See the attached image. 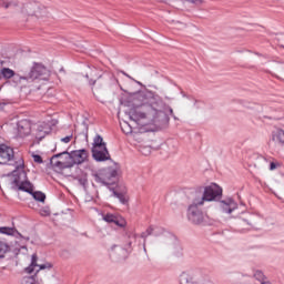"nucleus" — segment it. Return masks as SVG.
Listing matches in <instances>:
<instances>
[{"instance_id": "obj_1", "label": "nucleus", "mask_w": 284, "mask_h": 284, "mask_svg": "<svg viewBox=\"0 0 284 284\" xmlns=\"http://www.w3.org/2000/svg\"><path fill=\"white\" fill-rule=\"evenodd\" d=\"M133 123L141 125H155L165 128L170 123V116L176 119L172 106L165 104L159 95L150 93L142 104L133 103V108L125 112Z\"/></svg>"}, {"instance_id": "obj_2", "label": "nucleus", "mask_w": 284, "mask_h": 284, "mask_svg": "<svg viewBox=\"0 0 284 284\" xmlns=\"http://www.w3.org/2000/svg\"><path fill=\"white\" fill-rule=\"evenodd\" d=\"M16 170L12 172L14 180H13V189L14 190H21L22 192H27L28 194H31L36 201H39L40 203H45V195L41 191L34 192V185L31 184L30 181H28V174L23 170L24 163L23 159L19 158L16 162Z\"/></svg>"}, {"instance_id": "obj_3", "label": "nucleus", "mask_w": 284, "mask_h": 284, "mask_svg": "<svg viewBox=\"0 0 284 284\" xmlns=\"http://www.w3.org/2000/svg\"><path fill=\"white\" fill-rule=\"evenodd\" d=\"M223 194V189L217 184H211L205 187H201L192 194V199L200 205H205V203H210L215 201L217 196Z\"/></svg>"}, {"instance_id": "obj_4", "label": "nucleus", "mask_w": 284, "mask_h": 284, "mask_svg": "<svg viewBox=\"0 0 284 284\" xmlns=\"http://www.w3.org/2000/svg\"><path fill=\"white\" fill-rule=\"evenodd\" d=\"M52 264H37V255L33 254L31 257V264L24 270L27 274H34L32 276H26L22 278L21 284H39V281H37V274L41 272V270H51Z\"/></svg>"}, {"instance_id": "obj_5", "label": "nucleus", "mask_w": 284, "mask_h": 284, "mask_svg": "<svg viewBox=\"0 0 284 284\" xmlns=\"http://www.w3.org/2000/svg\"><path fill=\"white\" fill-rule=\"evenodd\" d=\"M21 14H23V17H36V19H43L48 17V9L37 1H31L22 4Z\"/></svg>"}, {"instance_id": "obj_6", "label": "nucleus", "mask_w": 284, "mask_h": 284, "mask_svg": "<svg viewBox=\"0 0 284 284\" xmlns=\"http://www.w3.org/2000/svg\"><path fill=\"white\" fill-rule=\"evenodd\" d=\"M94 181L102 185H114L119 181V169L112 166L102 169L94 175Z\"/></svg>"}, {"instance_id": "obj_7", "label": "nucleus", "mask_w": 284, "mask_h": 284, "mask_svg": "<svg viewBox=\"0 0 284 284\" xmlns=\"http://www.w3.org/2000/svg\"><path fill=\"white\" fill-rule=\"evenodd\" d=\"M65 152V159L68 160L69 168H74V165H82L85 163L90 156V153L85 149L74 150L71 152Z\"/></svg>"}, {"instance_id": "obj_8", "label": "nucleus", "mask_w": 284, "mask_h": 284, "mask_svg": "<svg viewBox=\"0 0 284 284\" xmlns=\"http://www.w3.org/2000/svg\"><path fill=\"white\" fill-rule=\"evenodd\" d=\"M50 77V70L45 68L42 63H33L28 77H22L26 81H36V79H42V81H47Z\"/></svg>"}, {"instance_id": "obj_9", "label": "nucleus", "mask_w": 284, "mask_h": 284, "mask_svg": "<svg viewBox=\"0 0 284 284\" xmlns=\"http://www.w3.org/2000/svg\"><path fill=\"white\" fill-rule=\"evenodd\" d=\"M202 205L203 204L196 203L194 197L191 199V204L187 209V219L191 223H194V225H201L204 221L203 211H201Z\"/></svg>"}, {"instance_id": "obj_10", "label": "nucleus", "mask_w": 284, "mask_h": 284, "mask_svg": "<svg viewBox=\"0 0 284 284\" xmlns=\"http://www.w3.org/2000/svg\"><path fill=\"white\" fill-rule=\"evenodd\" d=\"M148 236H164V239H168V241H174V235H172V233L165 231V229L161 226L151 225L144 232L141 233V239H144V252H148V250L145 248V239H148Z\"/></svg>"}, {"instance_id": "obj_11", "label": "nucleus", "mask_w": 284, "mask_h": 284, "mask_svg": "<svg viewBox=\"0 0 284 284\" xmlns=\"http://www.w3.org/2000/svg\"><path fill=\"white\" fill-rule=\"evenodd\" d=\"M50 164L57 170H65L70 168L68 159H65V151L53 155L50 160Z\"/></svg>"}, {"instance_id": "obj_12", "label": "nucleus", "mask_w": 284, "mask_h": 284, "mask_svg": "<svg viewBox=\"0 0 284 284\" xmlns=\"http://www.w3.org/2000/svg\"><path fill=\"white\" fill-rule=\"evenodd\" d=\"M92 156L98 163L110 161V151H108V146H102L100 149L92 148Z\"/></svg>"}, {"instance_id": "obj_13", "label": "nucleus", "mask_w": 284, "mask_h": 284, "mask_svg": "<svg viewBox=\"0 0 284 284\" xmlns=\"http://www.w3.org/2000/svg\"><path fill=\"white\" fill-rule=\"evenodd\" d=\"M14 160V150L6 144H0V163H10Z\"/></svg>"}, {"instance_id": "obj_14", "label": "nucleus", "mask_w": 284, "mask_h": 284, "mask_svg": "<svg viewBox=\"0 0 284 284\" xmlns=\"http://www.w3.org/2000/svg\"><path fill=\"white\" fill-rule=\"evenodd\" d=\"M220 207L224 214H232L234 210H237L239 204L232 199H226L220 202Z\"/></svg>"}, {"instance_id": "obj_15", "label": "nucleus", "mask_w": 284, "mask_h": 284, "mask_svg": "<svg viewBox=\"0 0 284 284\" xmlns=\"http://www.w3.org/2000/svg\"><path fill=\"white\" fill-rule=\"evenodd\" d=\"M17 128L20 136H28V134H30L32 130V124L30 123L29 120H20L17 123Z\"/></svg>"}, {"instance_id": "obj_16", "label": "nucleus", "mask_w": 284, "mask_h": 284, "mask_svg": "<svg viewBox=\"0 0 284 284\" xmlns=\"http://www.w3.org/2000/svg\"><path fill=\"white\" fill-rule=\"evenodd\" d=\"M180 284H196V275L193 271H184L180 274Z\"/></svg>"}, {"instance_id": "obj_17", "label": "nucleus", "mask_w": 284, "mask_h": 284, "mask_svg": "<svg viewBox=\"0 0 284 284\" xmlns=\"http://www.w3.org/2000/svg\"><path fill=\"white\" fill-rule=\"evenodd\" d=\"M103 221H105L106 223H114V225H118L119 227L125 226V220L111 213H108L106 215H104Z\"/></svg>"}, {"instance_id": "obj_18", "label": "nucleus", "mask_w": 284, "mask_h": 284, "mask_svg": "<svg viewBox=\"0 0 284 284\" xmlns=\"http://www.w3.org/2000/svg\"><path fill=\"white\" fill-rule=\"evenodd\" d=\"M113 254H114V256H118V258L120 261H125V258H128V256H129L128 248H123L121 246H115L113 248Z\"/></svg>"}, {"instance_id": "obj_19", "label": "nucleus", "mask_w": 284, "mask_h": 284, "mask_svg": "<svg viewBox=\"0 0 284 284\" xmlns=\"http://www.w3.org/2000/svg\"><path fill=\"white\" fill-rule=\"evenodd\" d=\"M272 141L275 143H280L281 145H284V131L281 129H276L272 133Z\"/></svg>"}, {"instance_id": "obj_20", "label": "nucleus", "mask_w": 284, "mask_h": 284, "mask_svg": "<svg viewBox=\"0 0 284 284\" xmlns=\"http://www.w3.org/2000/svg\"><path fill=\"white\" fill-rule=\"evenodd\" d=\"M92 148H106L105 142H103V136H101L100 134H97L93 139V146Z\"/></svg>"}, {"instance_id": "obj_21", "label": "nucleus", "mask_w": 284, "mask_h": 284, "mask_svg": "<svg viewBox=\"0 0 284 284\" xmlns=\"http://www.w3.org/2000/svg\"><path fill=\"white\" fill-rule=\"evenodd\" d=\"M0 234H7V236H13V234H17V231L14 227L0 226Z\"/></svg>"}, {"instance_id": "obj_22", "label": "nucleus", "mask_w": 284, "mask_h": 284, "mask_svg": "<svg viewBox=\"0 0 284 284\" xmlns=\"http://www.w3.org/2000/svg\"><path fill=\"white\" fill-rule=\"evenodd\" d=\"M1 75L3 77V79H12V77H14V70L10 68H2Z\"/></svg>"}, {"instance_id": "obj_23", "label": "nucleus", "mask_w": 284, "mask_h": 284, "mask_svg": "<svg viewBox=\"0 0 284 284\" xmlns=\"http://www.w3.org/2000/svg\"><path fill=\"white\" fill-rule=\"evenodd\" d=\"M113 196H115V199H119L122 205H125V203H128V195H125L124 193L113 191Z\"/></svg>"}, {"instance_id": "obj_24", "label": "nucleus", "mask_w": 284, "mask_h": 284, "mask_svg": "<svg viewBox=\"0 0 284 284\" xmlns=\"http://www.w3.org/2000/svg\"><path fill=\"white\" fill-rule=\"evenodd\" d=\"M10 251V246L6 242L0 241V258H3L6 254Z\"/></svg>"}, {"instance_id": "obj_25", "label": "nucleus", "mask_w": 284, "mask_h": 284, "mask_svg": "<svg viewBox=\"0 0 284 284\" xmlns=\"http://www.w3.org/2000/svg\"><path fill=\"white\" fill-rule=\"evenodd\" d=\"M254 276H255L256 281H260V283H263V281H265V275L261 271H256L254 273Z\"/></svg>"}, {"instance_id": "obj_26", "label": "nucleus", "mask_w": 284, "mask_h": 284, "mask_svg": "<svg viewBox=\"0 0 284 284\" xmlns=\"http://www.w3.org/2000/svg\"><path fill=\"white\" fill-rule=\"evenodd\" d=\"M78 181L80 183V185H82L84 187V185H88V178L84 175L82 178H78Z\"/></svg>"}, {"instance_id": "obj_27", "label": "nucleus", "mask_w": 284, "mask_h": 284, "mask_svg": "<svg viewBox=\"0 0 284 284\" xmlns=\"http://www.w3.org/2000/svg\"><path fill=\"white\" fill-rule=\"evenodd\" d=\"M45 134H48V132H45V131L43 132V130L38 129L37 138L40 139V141H41V139L45 138Z\"/></svg>"}, {"instance_id": "obj_28", "label": "nucleus", "mask_w": 284, "mask_h": 284, "mask_svg": "<svg viewBox=\"0 0 284 284\" xmlns=\"http://www.w3.org/2000/svg\"><path fill=\"white\" fill-rule=\"evenodd\" d=\"M33 161L34 163H43V158L39 154H33Z\"/></svg>"}, {"instance_id": "obj_29", "label": "nucleus", "mask_w": 284, "mask_h": 284, "mask_svg": "<svg viewBox=\"0 0 284 284\" xmlns=\"http://www.w3.org/2000/svg\"><path fill=\"white\" fill-rule=\"evenodd\" d=\"M187 3H193L194 6H201L203 4V0H186Z\"/></svg>"}, {"instance_id": "obj_30", "label": "nucleus", "mask_w": 284, "mask_h": 284, "mask_svg": "<svg viewBox=\"0 0 284 284\" xmlns=\"http://www.w3.org/2000/svg\"><path fill=\"white\" fill-rule=\"evenodd\" d=\"M244 223H246V225L248 226V227H246V230H250V227H254V224H253L252 221H250V220H242V225H243Z\"/></svg>"}, {"instance_id": "obj_31", "label": "nucleus", "mask_w": 284, "mask_h": 284, "mask_svg": "<svg viewBox=\"0 0 284 284\" xmlns=\"http://www.w3.org/2000/svg\"><path fill=\"white\" fill-rule=\"evenodd\" d=\"M71 141H72V135H68V136L61 139L62 143H70Z\"/></svg>"}, {"instance_id": "obj_32", "label": "nucleus", "mask_w": 284, "mask_h": 284, "mask_svg": "<svg viewBox=\"0 0 284 284\" xmlns=\"http://www.w3.org/2000/svg\"><path fill=\"white\" fill-rule=\"evenodd\" d=\"M277 72H284V63L276 64Z\"/></svg>"}, {"instance_id": "obj_33", "label": "nucleus", "mask_w": 284, "mask_h": 284, "mask_svg": "<svg viewBox=\"0 0 284 284\" xmlns=\"http://www.w3.org/2000/svg\"><path fill=\"white\" fill-rule=\"evenodd\" d=\"M0 6H4V8H10L12 6L11 2H2V0H0Z\"/></svg>"}, {"instance_id": "obj_34", "label": "nucleus", "mask_w": 284, "mask_h": 284, "mask_svg": "<svg viewBox=\"0 0 284 284\" xmlns=\"http://www.w3.org/2000/svg\"><path fill=\"white\" fill-rule=\"evenodd\" d=\"M270 170H276V163L271 162V164H270Z\"/></svg>"}, {"instance_id": "obj_35", "label": "nucleus", "mask_w": 284, "mask_h": 284, "mask_svg": "<svg viewBox=\"0 0 284 284\" xmlns=\"http://www.w3.org/2000/svg\"><path fill=\"white\" fill-rule=\"evenodd\" d=\"M261 284H271L270 281H262Z\"/></svg>"}, {"instance_id": "obj_36", "label": "nucleus", "mask_w": 284, "mask_h": 284, "mask_svg": "<svg viewBox=\"0 0 284 284\" xmlns=\"http://www.w3.org/2000/svg\"><path fill=\"white\" fill-rule=\"evenodd\" d=\"M143 99V95H138V100L141 101Z\"/></svg>"}, {"instance_id": "obj_37", "label": "nucleus", "mask_w": 284, "mask_h": 284, "mask_svg": "<svg viewBox=\"0 0 284 284\" xmlns=\"http://www.w3.org/2000/svg\"><path fill=\"white\" fill-rule=\"evenodd\" d=\"M44 214L49 215V214H50V211H44Z\"/></svg>"}, {"instance_id": "obj_38", "label": "nucleus", "mask_w": 284, "mask_h": 284, "mask_svg": "<svg viewBox=\"0 0 284 284\" xmlns=\"http://www.w3.org/2000/svg\"><path fill=\"white\" fill-rule=\"evenodd\" d=\"M91 83V85H94V81L93 82H90Z\"/></svg>"}, {"instance_id": "obj_39", "label": "nucleus", "mask_w": 284, "mask_h": 284, "mask_svg": "<svg viewBox=\"0 0 284 284\" xmlns=\"http://www.w3.org/2000/svg\"><path fill=\"white\" fill-rule=\"evenodd\" d=\"M130 245H132V242L129 243V247H130Z\"/></svg>"}]
</instances>
